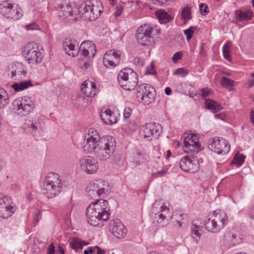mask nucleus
I'll use <instances>...</instances> for the list:
<instances>
[{
  "label": "nucleus",
  "instance_id": "obj_52",
  "mask_svg": "<svg viewBox=\"0 0 254 254\" xmlns=\"http://www.w3.org/2000/svg\"><path fill=\"white\" fill-rule=\"evenodd\" d=\"M96 249H98V246L93 247H89L87 250H85L84 251V254H93L96 253Z\"/></svg>",
  "mask_w": 254,
  "mask_h": 254
},
{
  "label": "nucleus",
  "instance_id": "obj_62",
  "mask_svg": "<svg viewBox=\"0 0 254 254\" xmlns=\"http://www.w3.org/2000/svg\"><path fill=\"white\" fill-rule=\"evenodd\" d=\"M57 254H64V249L60 246L59 247V250L57 252Z\"/></svg>",
  "mask_w": 254,
  "mask_h": 254
},
{
  "label": "nucleus",
  "instance_id": "obj_7",
  "mask_svg": "<svg viewBox=\"0 0 254 254\" xmlns=\"http://www.w3.org/2000/svg\"><path fill=\"white\" fill-rule=\"evenodd\" d=\"M86 190L89 198L96 199L99 197H104L108 193L109 186L105 181L97 180L88 185Z\"/></svg>",
  "mask_w": 254,
  "mask_h": 254
},
{
  "label": "nucleus",
  "instance_id": "obj_5",
  "mask_svg": "<svg viewBox=\"0 0 254 254\" xmlns=\"http://www.w3.org/2000/svg\"><path fill=\"white\" fill-rule=\"evenodd\" d=\"M118 80L122 88L126 90H132L137 85L138 76L132 69L126 68L120 72Z\"/></svg>",
  "mask_w": 254,
  "mask_h": 254
},
{
  "label": "nucleus",
  "instance_id": "obj_60",
  "mask_svg": "<svg viewBox=\"0 0 254 254\" xmlns=\"http://www.w3.org/2000/svg\"><path fill=\"white\" fill-rule=\"evenodd\" d=\"M250 114L251 121L254 125V109L251 111Z\"/></svg>",
  "mask_w": 254,
  "mask_h": 254
},
{
  "label": "nucleus",
  "instance_id": "obj_19",
  "mask_svg": "<svg viewBox=\"0 0 254 254\" xmlns=\"http://www.w3.org/2000/svg\"><path fill=\"white\" fill-rule=\"evenodd\" d=\"M86 217L88 223L93 226H102L103 219L100 215H98L97 211L94 209V204H90L86 209Z\"/></svg>",
  "mask_w": 254,
  "mask_h": 254
},
{
  "label": "nucleus",
  "instance_id": "obj_33",
  "mask_svg": "<svg viewBox=\"0 0 254 254\" xmlns=\"http://www.w3.org/2000/svg\"><path fill=\"white\" fill-rule=\"evenodd\" d=\"M32 84L29 80H24L19 83L15 82L11 85V87L16 91L23 90L29 87L32 86Z\"/></svg>",
  "mask_w": 254,
  "mask_h": 254
},
{
  "label": "nucleus",
  "instance_id": "obj_10",
  "mask_svg": "<svg viewBox=\"0 0 254 254\" xmlns=\"http://www.w3.org/2000/svg\"><path fill=\"white\" fill-rule=\"evenodd\" d=\"M153 28L149 25L144 24L137 30L136 35L138 42L143 45H149L154 41L152 35Z\"/></svg>",
  "mask_w": 254,
  "mask_h": 254
},
{
  "label": "nucleus",
  "instance_id": "obj_26",
  "mask_svg": "<svg viewBox=\"0 0 254 254\" xmlns=\"http://www.w3.org/2000/svg\"><path fill=\"white\" fill-rule=\"evenodd\" d=\"M224 240L232 246L237 245L241 242L239 236L230 231H228L225 233Z\"/></svg>",
  "mask_w": 254,
  "mask_h": 254
},
{
  "label": "nucleus",
  "instance_id": "obj_37",
  "mask_svg": "<svg viewBox=\"0 0 254 254\" xmlns=\"http://www.w3.org/2000/svg\"><path fill=\"white\" fill-rule=\"evenodd\" d=\"M181 17L182 19L185 21V23H186L188 20L191 19L192 16L190 12V8L189 6H187L183 8L181 13Z\"/></svg>",
  "mask_w": 254,
  "mask_h": 254
},
{
  "label": "nucleus",
  "instance_id": "obj_58",
  "mask_svg": "<svg viewBox=\"0 0 254 254\" xmlns=\"http://www.w3.org/2000/svg\"><path fill=\"white\" fill-rule=\"evenodd\" d=\"M201 96L203 98H206L209 94V91L204 88H202L201 90Z\"/></svg>",
  "mask_w": 254,
  "mask_h": 254
},
{
  "label": "nucleus",
  "instance_id": "obj_32",
  "mask_svg": "<svg viewBox=\"0 0 254 254\" xmlns=\"http://www.w3.org/2000/svg\"><path fill=\"white\" fill-rule=\"evenodd\" d=\"M13 7L12 4L9 3L8 1H2L0 3V13L5 17L10 16L9 12L11 8H13Z\"/></svg>",
  "mask_w": 254,
  "mask_h": 254
},
{
  "label": "nucleus",
  "instance_id": "obj_61",
  "mask_svg": "<svg viewBox=\"0 0 254 254\" xmlns=\"http://www.w3.org/2000/svg\"><path fill=\"white\" fill-rule=\"evenodd\" d=\"M96 254H105V251L104 250L101 249L98 247V249H96Z\"/></svg>",
  "mask_w": 254,
  "mask_h": 254
},
{
  "label": "nucleus",
  "instance_id": "obj_20",
  "mask_svg": "<svg viewBox=\"0 0 254 254\" xmlns=\"http://www.w3.org/2000/svg\"><path fill=\"white\" fill-rule=\"evenodd\" d=\"M198 164L196 160H192L188 156H184L180 162V167L183 171L191 173L198 170Z\"/></svg>",
  "mask_w": 254,
  "mask_h": 254
},
{
  "label": "nucleus",
  "instance_id": "obj_49",
  "mask_svg": "<svg viewBox=\"0 0 254 254\" xmlns=\"http://www.w3.org/2000/svg\"><path fill=\"white\" fill-rule=\"evenodd\" d=\"M223 54L224 57L227 60L230 61L231 58L229 55V48L227 46H225L223 48Z\"/></svg>",
  "mask_w": 254,
  "mask_h": 254
},
{
  "label": "nucleus",
  "instance_id": "obj_51",
  "mask_svg": "<svg viewBox=\"0 0 254 254\" xmlns=\"http://www.w3.org/2000/svg\"><path fill=\"white\" fill-rule=\"evenodd\" d=\"M175 74L182 75L183 76H186L188 72L183 68H179L177 69L174 72Z\"/></svg>",
  "mask_w": 254,
  "mask_h": 254
},
{
  "label": "nucleus",
  "instance_id": "obj_39",
  "mask_svg": "<svg viewBox=\"0 0 254 254\" xmlns=\"http://www.w3.org/2000/svg\"><path fill=\"white\" fill-rule=\"evenodd\" d=\"M245 158V156L243 154H236L231 163L235 164L238 166H240L244 163Z\"/></svg>",
  "mask_w": 254,
  "mask_h": 254
},
{
  "label": "nucleus",
  "instance_id": "obj_21",
  "mask_svg": "<svg viewBox=\"0 0 254 254\" xmlns=\"http://www.w3.org/2000/svg\"><path fill=\"white\" fill-rule=\"evenodd\" d=\"M169 209L166 206L160 205L158 203L155 202L152 205V213L155 215L154 221L158 223H161L168 213Z\"/></svg>",
  "mask_w": 254,
  "mask_h": 254
},
{
  "label": "nucleus",
  "instance_id": "obj_50",
  "mask_svg": "<svg viewBox=\"0 0 254 254\" xmlns=\"http://www.w3.org/2000/svg\"><path fill=\"white\" fill-rule=\"evenodd\" d=\"M182 57V53L181 52H178L174 54L172 57V60L173 62L175 63L177 61L180 60Z\"/></svg>",
  "mask_w": 254,
  "mask_h": 254
},
{
  "label": "nucleus",
  "instance_id": "obj_44",
  "mask_svg": "<svg viewBox=\"0 0 254 254\" xmlns=\"http://www.w3.org/2000/svg\"><path fill=\"white\" fill-rule=\"evenodd\" d=\"M233 82V81L232 80L225 76H223L222 77L220 81L221 85L225 87H228L230 86H232Z\"/></svg>",
  "mask_w": 254,
  "mask_h": 254
},
{
  "label": "nucleus",
  "instance_id": "obj_54",
  "mask_svg": "<svg viewBox=\"0 0 254 254\" xmlns=\"http://www.w3.org/2000/svg\"><path fill=\"white\" fill-rule=\"evenodd\" d=\"M167 172V170L165 169H162L160 171L153 174V176L154 177H158L164 176Z\"/></svg>",
  "mask_w": 254,
  "mask_h": 254
},
{
  "label": "nucleus",
  "instance_id": "obj_63",
  "mask_svg": "<svg viewBox=\"0 0 254 254\" xmlns=\"http://www.w3.org/2000/svg\"><path fill=\"white\" fill-rule=\"evenodd\" d=\"M171 92H172V90L169 87H167L165 88V94L167 95H169L171 94Z\"/></svg>",
  "mask_w": 254,
  "mask_h": 254
},
{
  "label": "nucleus",
  "instance_id": "obj_57",
  "mask_svg": "<svg viewBox=\"0 0 254 254\" xmlns=\"http://www.w3.org/2000/svg\"><path fill=\"white\" fill-rule=\"evenodd\" d=\"M248 215L251 219L254 220V205L250 209Z\"/></svg>",
  "mask_w": 254,
  "mask_h": 254
},
{
  "label": "nucleus",
  "instance_id": "obj_29",
  "mask_svg": "<svg viewBox=\"0 0 254 254\" xmlns=\"http://www.w3.org/2000/svg\"><path fill=\"white\" fill-rule=\"evenodd\" d=\"M205 105L206 109L211 111L213 113L218 112L222 109L220 104L211 99L206 100Z\"/></svg>",
  "mask_w": 254,
  "mask_h": 254
},
{
  "label": "nucleus",
  "instance_id": "obj_18",
  "mask_svg": "<svg viewBox=\"0 0 254 254\" xmlns=\"http://www.w3.org/2000/svg\"><path fill=\"white\" fill-rule=\"evenodd\" d=\"M109 227L113 235L118 239H122L127 234V230L119 219L111 220Z\"/></svg>",
  "mask_w": 254,
  "mask_h": 254
},
{
  "label": "nucleus",
  "instance_id": "obj_27",
  "mask_svg": "<svg viewBox=\"0 0 254 254\" xmlns=\"http://www.w3.org/2000/svg\"><path fill=\"white\" fill-rule=\"evenodd\" d=\"M26 72L25 70L24 65L19 63L15 64L13 66L12 71H11V78H14L16 75L20 76V78L22 76H25Z\"/></svg>",
  "mask_w": 254,
  "mask_h": 254
},
{
  "label": "nucleus",
  "instance_id": "obj_1",
  "mask_svg": "<svg viewBox=\"0 0 254 254\" xmlns=\"http://www.w3.org/2000/svg\"><path fill=\"white\" fill-rule=\"evenodd\" d=\"M84 149L89 153L94 152L100 160L106 161L113 154L116 147L115 138L110 135L100 137L98 131L90 128L85 135Z\"/></svg>",
  "mask_w": 254,
  "mask_h": 254
},
{
  "label": "nucleus",
  "instance_id": "obj_4",
  "mask_svg": "<svg viewBox=\"0 0 254 254\" xmlns=\"http://www.w3.org/2000/svg\"><path fill=\"white\" fill-rule=\"evenodd\" d=\"M228 223L227 214L221 210L214 211L205 220V228L208 232L219 233Z\"/></svg>",
  "mask_w": 254,
  "mask_h": 254
},
{
  "label": "nucleus",
  "instance_id": "obj_8",
  "mask_svg": "<svg viewBox=\"0 0 254 254\" xmlns=\"http://www.w3.org/2000/svg\"><path fill=\"white\" fill-rule=\"evenodd\" d=\"M155 91L149 84H141L136 88V97L139 102L145 105H149L155 99Z\"/></svg>",
  "mask_w": 254,
  "mask_h": 254
},
{
  "label": "nucleus",
  "instance_id": "obj_42",
  "mask_svg": "<svg viewBox=\"0 0 254 254\" xmlns=\"http://www.w3.org/2000/svg\"><path fill=\"white\" fill-rule=\"evenodd\" d=\"M196 29L195 27L191 26L189 28L184 31V34L186 36L187 41H189L192 38V35Z\"/></svg>",
  "mask_w": 254,
  "mask_h": 254
},
{
  "label": "nucleus",
  "instance_id": "obj_40",
  "mask_svg": "<svg viewBox=\"0 0 254 254\" xmlns=\"http://www.w3.org/2000/svg\"><path fill=\"white\" fill-rule=\"evenodd\" d=\"M133 160L137 165L142 164L144 162V155L141 152H137L133 157Z\"/></svg>",
  "mask_w": 254,
  "mask_h": 254
},
{
  "label": "nucleus",
  "instance_id": "obj_28",
  "mask_svg": "<svg viewBox=\"0 0 254 254\" xmlns=\"http://www.w3.org/2000/svg\"><path fill=\"white\" fill-rule=\"evenodd\" d=\"M85 43H81L80 47L79 48V53H81V56L84 57V58H92L93 57L96 52V48L95 45L92 46L90 49H87L86 50L83 46H84Z\"/></svg>",
  "mask_w": 254,
  "mask_h": 254
},
{
  "label": "nucleus",
  "instance_id": "obj_48",
  "mask_svg": "<svg viewBox=\"0 0 254 254\" xmlns=\"http://www.w3.org/2000/svg\"><path fill=\"white\" fill-rule=\"evenodd\" d=\"M132 113V110L130 107H126L124 111V117L125 119H128Z\"/></svg>",
  "mask_w": 254,
  "mask_h": 254
},
{
  "label": "nucleus",
  "instance_id": "obj_35",
  "mask_svg": "<svg viewBox=\"0 0 254 254\" xmlns=\"http://www.w3.org/2000/svg\"><path fill=\"white\" fill-rule=\"evenodd\" d=\"M8 103V95L4 89L0 87V110L3 109Z\"/></svg>",
  "mask_w": 254,
  "mask_h": 254
},
{
  "label": "nucleus",
  "instance_id": "obj_12",
  "mask_svg": "<svg viewBox=\"0 0 254 254\" xmlns=\"http://www.w3.org/2000/svg\"><path fill=\"white\" fill-rule=\"evenodd\" d=\"M142 130L143 138L147 141H151L153 138H157L160 135L162 127L159 124L150 123L143 126Z\"/></svg>",
  "mask_w": 254,
  "mask_h": 254
},
{
  "label": "nucleus",
  "instance_id": "obj_16",
  "mask_svg": "<svg viewBox=\"0 0 254 254\" xmlns=\"http://www.w3.org/2000/svg\"><path fill=\"white\" fill-rule=\"evenodd\" d=\"M79 163L81 169L88 174H92L96 172L98 169L97 160L90 156L81 159Z\"/></svg>",
  "mask_w": 254,
  "mask_h": 254
},
{
  "label": "nucleus",
  "instance_id": "obj_6",
  "mask_svg": "<svg viewBox=\"0 0 254 254\" xmlns=\"http://www.w3.org/2000/svg\"><path fill=\"white\" fill-rule=\"evenodd\" d=\"M12 105L13 112L20 116L30 114L35 107V102L26 96L16 99L12 102Z\"/></svg>",
  "mask_w": 254,
  "mask_h": 254
},
{
  "label": "nucleus",
  "instance_id": "obj_47",
  "mask_svg": "<svg viewBox=\"0 0 254 254\" xmlns=\"http://www.w3.org/2000/svg\"><path fill=\"white\" fill-rule=\"evenodd\" d=\"M41 218V212L40 210H37L34 215V223L36 226Z\"/></svg>",
  "mask_w": 254,
  "mask_h": 254
},
{
  "label": "nucleus",
  "instance_id": "obj_53",
  "mask_svg": "<svg viewBox=\"0 0 254 254\" xmlns=\"http://www.w3.org/2000/svg\"><path fill=\"white\" fill-rule=\"evenodd\" d=\"M55 254V247L54 243H52L50 245L48 248L47 254Z\"/></svg>",
  "mask_w": 254,
  "mask_h": 254
},
{
  "label": "nucleus",
  "instance_id": "obj_17",
  "mask_svg": "<svg viewBox=\"0 0 254 254\" xmlns=\"http://www.w3.org/2000/svg\"><path fill=\"white\" fill-rule=\"evenodd\" d=\"M44 127L42 119L40 117L28 119L25 121L23 128L26 132L34 133Z\"/></svg>",
  "mask_w": 254,
  "mask_h": 254
},
{
  "label": "nucleus",
  "instance_id": "obj_9",
  "mask_svg": "<svg viewBox=\"0 0 254 254\" xmlns=\"http://www.w3.org/2000/svg\"><path fill=\"white\" fill-rule=\"evenodd\" d=\"M208 147L209 150L217 154L225 155L230 150L229 142L224 138L214 137L208 141Z\"/></svg>",
  "mask_w": 254,
  "mask_h": 254
},
{
  "label": "nucleus",
  "instance_id": "obj_25",
  "mask_svg": "<svg viewBox=\"0 0 254 254\" xmlns=\"http://www.w3.org/2000/svg\"><path fill=\"white\" fill-rule=\"evenodd\" d=\"M63 49L69 56L74 57L79 53V48L75 49V46L70 41H65L63 43Z\"/></svg>",
  "mask_w": 254,
  "mask_h": 254
},
{
  "label": "nucleus",
  "instance_id": "obj_13",
  "mask_svg": "<svg viewBox=\"0 0 254 254\" xmlns=\"http://www.w3.org/2000/svg\"><path fill=\"white\" fill-rule=\"evenodd\" d=\"M29 44L26 47L23 52L25 57L29 64H38L42 61L43 55L39 51L37 47L31 46Z\"/></svg>",
  "mask_w": 254,
  "mask_h": 254
},
{
  "label": "nucleus",
  "instance_id": "obj_55",
  "mask_svg": "<svg viewBox=\"0 0 254 254\" xmlns=\"http://www.w3.org/2000/svg\"><path fill=\"white\" fill-rule=\"evenodd\" d=\"M27 30H36L38 28V26L35 23H31L27 25L26 26Z\"/></svg>",
  "mask_w": 254,
  "mask_h": 254
},
{
  "label": "nucleus",
  "instance_id": "obj_45",
  "mask_svg": "<svg viewBox=\"0 0 254 254\" xmlns=\"http://www.w3.org/2000/svg\"><path fill=\"white\" fill-rule=\"evenodd\" d=\"M200 13L203 15H205L208 13V7L207 5L204 3H200L199 5Z\"/></svg>",
  "mask_w": 254,
  "mask_h": 254
},
{
  "label": "nucleus",
  "instance_id": "obj_46",
  "mask_svg": "<svg viewBox=\"0 0 254 254\" xmlns=\"http://www.w3.org/2000/svg\"><path fill=\"white\" fill-rule=\"evenodd\" d=\"M154 65L153 64H151L150 67H147L145 71L146 74L156 75L157 74L156 71L154 68Z\"/></svg>",
  "mask_w": 254,
  "mask_h": 254
},
{
  "label": "nucleus",
  "instance_id": "obj_15",
  "mask_svg": "<svg viewBox=\"0 0 254 254\" xmlns=\"http://www.w3.org/2000/svg\"><path fill=\"white\" fill-rule=\"evenodd\" d=\"M74 7L69 3L62 4L59 11V16L61 18H67L69 20H75L78 16V8Z\"/></svg>",
  "mask_w": 254,
  "mask_h": 254
},
{
  "label": "nucleus",
  "instance_id": "obj_38",
  "mask_svg": "<svg viewBox=\"0 0 254 254\" xmlns=\"http://www.w3.org/2000/svg\"><path fill=\"white\" fill-rule=\"evenodd\" d=\"M9 13L10 16H7L6 18H11L14 20L19 19L22 16L21 12L19 11L17 8L14 9L13 7L11 8Z\"/></svg>",
  "mask_w": 254,
  "mask_h": 254
},
{
  "label": "nucleus",
  "instance_id": "obj_14",
  "mask_svg": "<svg viewBox=\"0 0 254 254\" xmlns=\"http://www.w3.org/2000/svg\"><path fill=\"white\" fill-rule=\"evenodd\" d=\"M91 203L94 204V209L97 211L98 215H100V218L103 219V221H107L110 216L108 201L105 199L97 198Z\"/></svg>",
  "mask_w": 254,
  "mask_h": 254
},
{
  "label": "nucleus",
  "instance_id": "obj_3",
  "mask_svg": "<svg viewBox=\"0 0 254 254\" xmlns=\"http://www.w3.org/2000/svg\"><path fill=\"white\" fill-rule=\"evenodd\" d=\"M103 7L99 0H86L78 7V15L85 20L94 21L103 12Z\"/></svg>",
  "mask_w": 254,
  "mask_h": 254
},
{
  "label": "nucleus",
  "instance_id": "obj_36",
  "mask_svg": "<svg viewBox=\"0 0 254 254\" xmlns=\"http://www.w3.org/2000/svg\"><path fill=\"white\" fill-rule=\"evenodd\" d=\"M191 234L192 237L194 238V236L200 238L201 236V234L200 231L201 230V227L195 223V221L193 220L191 223Z\"/></svg>",
  "mask_w": 254,
  "mask_h": 254
},
{
  "label": "nucleus",
  "instance_id": "obj_59",
  "mask_svg": "<svg viewBox=\"0 0 254 254\" xmlns=\"http://www.w3.org/2000/svg\"><path fill=\"white\" fill-rule=\"evenodd\" d=\"M85 43V45L83 46V47H84L86 50H87V49H90L92 46L94 45L89 41H83L82 43Z\"/></svg>",
  "mask_w": 254,
  "mask_h": 254
},
{
  "label": "nucleus",
  "instance_id": "obj_23",
  "mask_svg": "<svg viewBox=\"0 0 254 254\" xmlns=\"http://www.w3.org/2000/svg\"><path fill=\"white\" fill-rule=\"evenodd\" d=\"M81 89L87 97H94L96 93V85L89 80H85L82 83Z\"/></svg>",
  "mask_w": 254,
  "mask_h": 254
},
{
  "label": "nucleus",
  "instance_id": "obj_41",
  "mask_svg": "<svg viewBox=\"0 0 254 254\" xmlns=\"http://www.w3.org/2000/svg\"><path fill=\"white\" fill-rule=\"evenodd\" d=\"M107 54H108V55L109 56L112 57L113 60H114L115 61H116V62H118V63H120L121 58H120V54L119 53L118 51H115L113 50H109L106 52Z\"/></svg>",
  "mask_w": 254,
  "mask_h": 254
},
{
  "label": "nucleus",
  "instance_id": "obj_22",
  "mask_svg": "<svg viewBox=\"0 0 254 254\" xmlns=\"http://www.w3.org/2000/svg\"><path fill=\"white\" fill-rule=\"evenodd\" d=\"M253 15L252 10L247 8L235 11L236 20L238 23H246L251 19Z\"/></svg>",
  "mask_w": 254,
  "mask_h": 254
},
{
  "label": "nucleus",
  "instance_id": "obj_11",
  "mask_svg": "<svg viewBox=\"0 0 254 254\" xmlns=\"http://www.w3.org/2000/svg\"><path fill=\"white\" fill-rule=\"evenodd\" d=\"M183 150L186 153L198 152L200 150L199 135L191 133L184 135Z\"/></svg>",
  "mask_w": 254,
  "mask_h": 254
},
{
  "label": "nucleus",
  "instance_id": "obj_56",
  "mask_svg": "<svg viewBox=\"0 0 254 254\" xmlns=\"http://www.w3.org/2000/svg\"><path fill=\"white\" fill-rule=\"evenodd\" d=\"M133 62L134 64L138 65H143V62L139 57L134 58Z\"/></svg>",
  "mask_w": 254,
  "mask_h": 254
},
{
  "label": "nucleus",
  "instance_id": "obj_30",
  "mask_svg": "<svg viewBox=\"0 0 254 254\" xmlns=\"http://www.w3.org/2000/svg\"><path fill=\"white\" fill-rule=\"evenodd\" d=\"M156 15L161 24L168 23L172 19V16L164 10H157Z\"/></svg>",
  "mask_w": 254,
  "mask_h": 254
},
{
  "label": "nucleus",
  "instance_id": "obj_43",
  "mask_svg": "<svg viewBox=\"0 0 254 254\" xmlns=\"http://www.w3.org/2000/svg\"><path fill=\"white\" fill-rule=\"evenodd\" d=\"M7 200V196H0V211H2L4 208H8V204L6 202Z\"/></svg>",
  "mask_w": 254,
  "mask_h": 254
},
{
  "label": "nucleus",
  "instance_id": "obj_2",
  "mask_svg": "<svg viewBox=\"0 0 254 254\" xmlns=\"http://www.w3.org/2000/svg\"><path fill=\"white\" fill-rule=\"evenodd\" d=\"M43 194L48 198H53L62 190V183L57 173H50L41 183Z\"/></svg>",
  "mask_w": 254,
  "mask_h": 254
},
{
  "label": "nucleus",
  "instance_id": "obj_34",
  "mask_svg": "<svg viewBox=\"0 0 254 254\" xmlns=\"http://www.w3.org/2000/svg\"><path fill=\"white\" fill-rule=\"evenodd\" d=\"M108 54L106 53L103 59V62L105 66L107 67H114L119 64V63L116 62V61H115L113 60L112 57L109 56Z\"/></svg>",
  "mask_w": 254,
  "mask_h": 254
},
{
  "label": "nucleus",
  "instance_id": "obj_64",
  "mask_svg": "<svg viewBox=\"0 0 254 254\" xmlns=\"http://www.w3.org/2000/svg\"><path fill=\"white\" fill-rule=\"evenodd\" d=\"M3 210H6V211H9V212H10L13 213V207L12 206H9V205H8V208H4L3 209Z\"/></svg>",
  "mask_w": 254,
  "mask_h": 254
},
{
  "label": "nucleus",
  "instance_id": "obj_31",
  "mask_svg": "<svg viewBox=\"0 0 254 254\" xmlns=\"http://www.w3.org/2000/svg\"><path fill=\"white\" fill-rule=\"evenodd\" d=\"M89 243L81 241L78 238H74L70 243L71 248L77 252L82 249L84 246H87Z\"/></svg>",
  "mask_w": 254,
  "mask_h": 254
},
{
  "label": "nucleus",
  "instance_id": "obj_24",
  "mask_svg": "<svg viewBox=\"0 0 254 254\" xmlns=\"http://www.w3.org/2000/svg\"><path fill=\"white\" fill-rule=\"evenodd\" d=\"M102 121L107 125H113L117 123V117L110 109H107L100 114Z\"/></svg>",
  "mask_w": 254,
  "mask_h": 254
}]
</instances>
